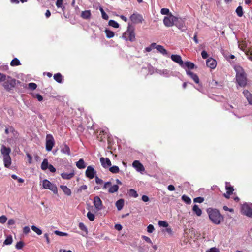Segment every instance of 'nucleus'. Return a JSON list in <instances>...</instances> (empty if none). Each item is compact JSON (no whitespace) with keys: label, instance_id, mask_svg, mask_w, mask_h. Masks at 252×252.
<instances>
[{"label":"nucleus","instance_id":"obj_1","mask_svg":"<svg viewBox=\"0 0 252 252\" xmlns=\"http://www.w3.org/2000/svg\"><path fill=\"white\" fill-rule=\"evenodd\" d=\"M207 212L209 219L213 223L219 224L223 220V217L216 209L208 208Z\"/></svg>","mask_w":252,"mask_h":252},{"label":"nucleus","instance_id":"obj_2","mask_svg":"<svg viewBox=\"0 0 252 252\" xmlns=\"http://www.w3.org/2000/svg\"><path fill=\"white\" fill-rule=\"evenodd\" d=\"M236 72V79L238 84L241 87H244L247 84L246 74L243 68L239 65L234 67Z\"/></svg>","mask_w":252,"mask_h":252},{"label":"nucleus","instance_id":"obj_3","mask_svg":"<svg viewBox=\"0 0 252 252\" xmlns=\"http://www.w3.org/2000/svg\"><path fill=\"white\" fill-rule=\"evenodd\" d=\"M19 83V81L7 75L6 79L2 83L1 85L6 91L11 92Z\"/></svg>","mask_w":252,"mask_h":252},{"label":"nucleus","instance_id":"obj_4","mask_svg":"<svg viewBox=\"0 0 252 252\" xmlns=\"http://www.w3.org/2000/svg\"><path fill=\"white\" fill-rule=\"evenodd\" d=\"M134 29L131 25L128 24L127 30L123 34V37L126 40H128L131 42L135 41V35L134 32Z\"/></svg>","mask_w":252,"mask_h":252},{"label":"nucleus","instance_id":"obj_5","mask_svg":"<svg viewBox=\"0 0 252 252\" xmlns=\"http://www.w3.org/2000/svg\"><path fill=\"white\" fill-rule=\"evenodd\" d=\"M43 187L45 189H50L52 190L54 193H58V189L57 186L51 183L49 180L45 179L43 181Z\"/></svg>","mask_w":252,"mask_h":252},{"label":"nucleus","instance_id":"obj_6","mask_svg":"<svg viewBox=\"0 0 252 252\" xmlns=\"http://www.w3.org/2000/svg\"><path fill=\"white\" fill-rule=\"evenodd\" d=\"M177 20V18L170 14L168 16L164 17L163 23L166 27H172L175 24Z\"/></svg>","mask_w":252,"mask_h":252},{"label":"nucleus","instance_id":"obj_7","mask_svg":"<svg viewBox=\"0 0 252 252\" xmlns=\"http://www.w3.org/2000/svg\"><path fill=\"white\" fill-rule=\"evenodd\" d=\"M55 145V140L51 134H47L46 138V150L47 151L52 150Z\"/></svg>","mask_w":252,"mask_h":252},{"label":"nucleus","instance_id":"obj_8","mask_svg":"<svg viewBox=\"0 0 252 252\" xmlns=\"http://www.w3.org/2000/svg\"><path fill=\"white\" fill-rule=\"evenodd\" d=\"M96 171L91 166H88L85 172V174L87 177L90 179H92L94 177Z\"/></svg>","mask_w":252,"mask_h":252},{"label":"nucleus","instance_id":"obj_9","mask_svg":"<svg viewBox=\"0 0 252 252\" xmlns=\"http://www.w3.org/2000/svg\"><path fill=\"white\" fill-rule=\"evenodd\" d=\"M242 212L246 216L252 218V209L248 205L244 204L242 206Z\"/></svg>","mask_w":252,"mask_h":252},{"label":"nucleus","instance_id":"obj_10","mask_svg":"<svg viewBox=\"0 0 252 252\" xmlns=\"http://www.w3.org/2000/svg\"><path fill=\"white\" fill-rule=\"evenodd\" d=\"M94 205L97 210H101L103 209L102 201L98 196H95L94 199Z\"/></svg>","mask_w":252,"mask_h":252},{"label":"nucleus","instance_id":"obj_11","mask_svg":"<svg viewBox=\"0 0 252 252\" xmlns=\"http://www.w3.org/2000/svg\"><path fill=\"white\" fill-rule=\"evenodd\" d=\"M171 59L173 61L178 63L180 66L184 67V62L183 61L181 56L179 55H172L171 56Z\"/></svg>","mask_w":252,"mask_h":252},{"label":"nucleus","instance_id":"obj_12","mask_svg":"<svg viewBox=\"0 0 252 252\" xmlns=\"http://www.w3.org/2000/svg\"><path fill=\"white\" fill-rule=\"evenodd\" d=\"M130 19L134 23H141L143 20L142 17L141 15L135 13L131 15Z\"/></svg>","mask_w":252,"mask_h":252},{"label":"nucleus","instance_id":"obj_13","mask_svg":"<svg viewBox=\"0 0 252 252\" xmlns=\"http://www.w3.org/2000/svg\"><path fill=\"white\" fill-rule=\"evenodd\" d=\"M100 161L101 162V165L104 168H107L111 165V161L108 158H100Z\"/></svg>","mask_w":252,"mask_h":252},{"label":"nucleus","instance_id":"obj_14","mask_svg":"<svg viewBox=\"0 0 252 252\" xmlns=\"http://www.w3.org/2000/svg\"><path fill=\"white\" fill-rule=\"evenodd\" d=\"M240 49L245 52L246 55H247L248 58L252 62V52H251L249 50H247L246 49V45L245 43H243L239 45Z\"/></svg>","mask_w":252,"mask_h":252},{"label":"nucleus","instance_id":"obj_15","mask_svg":"<svg viewBox=\"0 0 252 252\" xmlns=\"http://www.w3.org/2000/svg\"><path fill=\"white\" fill-rule=\"evenodd\" d=\"M132 165L138 172H142L145 170L143 165L138 160L134 161Z\"/></svg>","mask_w":252,"mask_h":252},{"label":"nucleus","instance_id":"obj_16","mask_svg":"<svg viewBox=\"0 0 252 252\" xmlns=\"http://www.w3.org/2000/svg\"><path fill=\"white\" fill-rule=\"evenodd\" d=\"M206 65L208 67L214 69L216 66L217 63L215 60L210 58L206 60Z\"/></svg>","mask_w":252,"mask_h":252},{"label":"nucleus","instance_id":"obj_17","mask_svg":"<svg viewBox=\"0 0 252 252\" xmlns=\"http://www.w3.org/2000/svg\"><path fill=\"white\" fill-rule=\"evenodd\" d=\"M75 175L74 170H72L69 173H62L61 174L62 178L65 180H69L73 177Z\"/></svg>","mask_w":252,"mask_h":252},{"label":"nucleus","instance_id":"obj_18","mask_svg":"<svg viewBox=\"0 0 252 252\" xmlns=\"http://www.w3.org/2000/svg\"><path fill=\"white\" fill-rule=\"evenodd\" d=\"M0 152L3 157L10 156L11 149L9 147H6L4 145H2Z\"/></svg>","mask_w":252,"mask_h":252},{"label":"nucleus","instance_id":"obj_19","mask_svg":"<svg viewBox=\"0 0 252 252\" xmlns=\"http://www.w3.org/2000/svg\"><path fill=\"white\" fill-rule=\"evenodd\" d=\"M4 166L6 168H10L11 164V158L10 156L3 157Z\"/></svg>","mask_w":252,"mask_h":252},{"label":"nucleus","instance_id":"obj_20","mask_svg":"<svg viewBox=\"0 0 252 252\" xmlns=\"http://www.w3.org/2000/svg\"><path fill=\"white\" fill-rule=\"evenodd\" d=\"M174 25L182 31H185L187 29L184 22L182 21H178V19Z\"/></svg>","mask_w":252,"mask_h":252},{"label":"nucleus","instance_id":"obj_21","mask_svg":"<svg viewBox=\"0 0 252 252\" xmlns=\"http://www.w3.org/2000/svg\"><path fill=\"white\" fill-rule=\"evenodd\" d=\"M186 72L187 75L189 76L196 83H199V79L198 76L196 74L189 70H187Z\"/></svg>","mask_w":252,"mask_h":252},{"label":"nucleus","instance_id":"obj_22","mask_svg":"<svg viewBox=\"0 0 252 252\" xmlns=\"http://www.w3.org/2000/svg\"><path fill=\"white\" fill-rule=\"evenodd\" d=\"M243 94L245 97L246 98L247 100L249 102V103L251 105H252V94L247 90H245L243 91Z\"/></svg>","mask_w":252,"mask_h":252},{"label":"nucleus","instance_id":"obj_23","mask_svg":"<svg viewBox=\"0 0 252 252\" xmlns=\"http://www.w3.org/2000/svg\"><path fill=\"white\" fill-rule=\"evenodd\" d=\"M157 50L163 55L167 56H169L168 51L162 45H158L157 48Z\"/></svg>","mask_w":252,"mask_h":252},{"label":"nucleus","instance_id":"obj_24","mask_svg":"<svg viewBox=\"0 0 252 252\" xmlns=\"http://www.w3.org/2000/svg\"><path fill=\"white\" fill-rule=\"evenodd\" d=\"M61 189L63 191L64 193L67 196H70L71 194V191L66 186L61 185Z\"/></svg>","mask_w":252,"mask_h":252},{"label":"nucleus","instance_id":"obj_25","mask_svg":"<svg viewBox=\"0 0 252 252\" xmlns=\"http://www.w3.org/2000/svg\"><path fill=\"white\" fill-rule=\"evenodd\" d=\"M61 151L63 154H67L68 155H70V148L66 144H63L62 146Z\"/></svg>","mask_w":252,"mask_h":252},{"label":"nucleus","instance_id":"obj_26","mask_svg":"<svg viewBox=\"0 0 252 252\" xmlns=\"http://www.w3.org/2000/svg\"><path fill=\"white\" fill-rule=\"evenodd\" d=\"M91 16V13L90 10H85L82 11L81 14V16L84 19H89Z\"/></svg>","mask_w":252,"mask_h":252},{"label":"nucleus","instance_id":"obj_27","mask_svg":"<svg viewBox=\"0 0 252 252\" xmlns=\"http://www.w3.org/2000/svg\"><path fill=\"white\" fill-rule=\"evenodd\" d=\"M192 211L197 216H200L202 214V211L197 205L195 204L193 206Z\"/></svg>","mask_w":252,"mask_h":252},{"label":"nucleus","instance_id":"obj_28","mask_svg":"<svg viewBox=\"0 0 252 252\" xmlns=\"http://www.w3.org/2000/svg\"><path fill=\"white\" fill-rule=\"evenodd\" d=\"M124 205V200L123 199H120L116 201V206L117 209L120 211L122 209Z\"/></svg>","mask_w":252,"mask_h":252},{"label":"nucleus","instance_id":"obj_29","mask_svg":"<svg viewBox=\"0 0 252 252\" xmlns=\"http://www.w3.org/2000/svg\"><path fill=\"white\" fill-rule=\"evenodd\" d=\"M76 166L79 169H84L86 167L85 162L83 159H80L76 163Z\"/></svg>","mask_w":252,"mask_h":252},{"label":"nucleus","instance_id":"obj_30","mask_svg":"<svg viewBox=\"0 0 252 252\" xmlns=\"http://www.w3.org/2000/svg\"><path fill=\"white\" fill-rule=\"evenodd\" d=\"M54 79L58 83H61L62 82L63 77L61 73H58L54 75Z\"/></svg>","mask_w":252,"mask_h":252},{"label":"nucleus","instance_id":"obj_31","mask_svg":"<svg viewBox=\"0 0 252 252\" xmlns=\"http://www.w3.org/2000/svg\"><path fill=\"white\" fill-rule=\"evenodd\" d=\"M186 67L188 69H192L194 68L195 65L194 64L190 62L187 61L185 63H184V67Z\"/></svg>","mask_w":252,"mask_h":252},{"label":"nucleus","instance_id":"obj_32","mask_svg":"<svg viewBox=\"0 0 252 252\" xmlns=\"http://www.w3.org/2000/svg\"><path fill=\"white\" fill-rule=\"evenodd\" d=\"M49 165L48 163V160L45 158L43 160V161L41 163V168L43 170H45L48 168Z\"/></svg>","mask_w":252,"mask_h":252},{"label":"nucleus","instance_id":"obj_33","mask_svg":"<svg viewBox=\"0 0 252 252\" xmlns=\"http://www.w3.org/2000/svg\"><path fill=\"white\" fill-rule=\"evenodd\" d=\"M119 189V186L117 185H114L111 186L108 190V192L110 193H113L117 192Z\"/></svg>","mask_w":252,"mask_h":252},{"label":"nucleus","instance_id":"obj_34","mask_svg":"<svg viewBox=\"0 0 252 252\" xmlns=\"http://www.w3.org/2000/svg\"><path fill=\"white\" fill-rule=\"evenodd\" d=\"M13 239L11 235L8 236L3 242V245H9L12 243Z\"/></svg>","mask_w":252,"mask_h":252},{"label":"nucleus","instance_id":"obj_35","mask_svg":"<svg viewBox=\"0 0 252 252\" xmlns=\"http://www.w3.org/2000/svg\"><path fill=\"white\" fill-rule=\"evenodd\" d=\"M21 64L20 61L16 58L13 59L10 63V65L12 66H18Z\"/></svg>","mask_w":252,"mask_h":252},{"label":"nucleus","instance_id":"obj_36","mask_svg":"<svg viewBox=\"0 0 252 252\" xmlns=\"http://www.w3.org/2000/svg\"><path fill=\"white\" fill-rule=\"evenodd\" d=\"M31 228L34 232H35L38 235H40L42 233V230L35 225H32Z\"/></svg>","mask_w":252,"mask_h":252},{"label":"nucleus","instance_id":"obj_37","mask_svg":"<svg viewBox=\"0 0 252 252\" xmlns=\"http://www.w3.org/2000/svg\"><path fill=\"white\" fill-rule=\"evenodd\" d=\"M128 195L131 197H133L134 198H136L138 197V195L137 192L133 189H130L128 191Z\"/></svg>","mask_w":252,"mask_h":252},{"label":"nucleus","instance_id":"obj_38","mask_svg":"<svg viewBox=\"0 0 252 252\" xmlns=\"http://www.w3.org/2000/svg\"><path fill=\"white\" fill-rule=\"evenodd\" d=\"M236 12L239 17H242L243 15V10L242 6H239L236 10Z\"/></svg>","mask_w":252,"mask_h":252},{"label":"nucleus","instance_id":"obj_39","mask_svg":"<svg viewBox=\"0 0 252 252\" xmlns=\"http://www.w3.org/2000/svg\"><path fill=\"white\" fill-rule=\"evenodd\" d=\"M105 32L106 35V37L108 38H111L114 36V32L110 30L106 29L105 30Z\"/></svg>","mask_w":252,"mask_h":252},{"label":"nucleus","instance_id":"obj_40","mask_svg":"<svg viewBox=\"0 0 252 252\" xmlns=\"http://www.w3.org/2000/svg\"><path fill=\"white\" fill-rule=\"evenodd\" d=\"M109 171L112 173H118L120 170L119 168L117 166H113L112 167H110Z\"/></svg>","mask_w":252,"mask_h":252},{"label":"nucleus","instance_id":"obj_41","mask_svg":"<svg viewBox=\"0 0 252 252\" xmlns=\"http://www.w3.org/2000/svg\"><path fill=\"white\" fill-rule=\"evenodd\" d=\"M109 25L115 28H118L119 27V24L113 20H110L109 21Z\"/></svg>","mask_w":252,"mask_h":252},{"label":"nucleus","instance_id":"obj_42","mask_svg":"<svg viewBox=\"0 0 252 252\" xmlns=\"http://www.w3.org/2000/svg\"><path fill=\"white\" fill-rule=\"evenodd\" d=\"M182 199L188 204H190L191 202V199L186 195H183L182 196Z\"/></svg>","mask_w":252,"mask_h":252},{"label":"nucleus","instance_id":"obj_43","mask_svg":"<svg viewBox=\"0 0 252 252\" xmlns=\"http://www.w3.org/2000/svg\"><path fill=\"white\" fill-rule=\"evenodd\" d=\"M11 133L13 135L12 139H17L18 138L19 134L17 131L15 130L14 128H11Z\"/></svg>","mask_w":252,"mask_h":252},{"label":"nucleus","instance_id":"obj_44","mask_svg":"<svg viewBox=\"0 0 252 252\" xmlns=\"http://www.w3.org/2000/svg\"><path fill=\"white\" fill-rule=\"evenodd\" d=\"M79 228L82 231L85 232L86 233H88V229L87 227L84 225V224L82 222H80L79 223Z\"/></svg>","mask_w":252,"mask_h":252},{"label":"nucleus","instance_id":"obj_45","mask_svg":"<svg viewBox=\"0 0 252 252\" xmlns=\"http://www.w3.org/2000/svg\"><path fill=\"white\" fill-rule=\"evenodd\" d=\"M63 0H57L56 3V5L58 8H62L63 11H64L65 8L64 7H63Z\"/></svg>","mask_w":252,"mask_h":252},{"label":"nucleus","instance_id":"obj_46","mask_svg":"<svg viewBox=\"0 0 252 252\" xmlns=\"http://www.w3.org/2000/svg\"><path fill=\"white\" fill-rule=\"evenodd\" d=\"M87 217L88 218V219L92 221L94 220L95 219L94 215L90 211L87 213Z\"/></svg>","mask_w":252,"mask_h":252},{"label":"nucleus","instance_id":"obj_47","mask_svg":"<svg viewBox=\"0 0 252 252\" xmlns=\"http://www.w3.org/2000/svg\"><path fill=\"white\" fill-rule=\"evenodd\" d=\"M54 233L57 235L60 236H68V234L67 233L61 232L58 230H56L54 231Z\"/></svg>","mask_w":252,"mask_h":252},{"label":"nucleus","instance_id":"obj_48","mask_svg":"<svg viewBox=\"0 0 252 252\" xmlns=\"http://www.w3.org/2000/svg\"><path fill=\"white\" fill-rule=\"evenodd\" d=\"M158 225L160 227H167L168 226V223L164 221L159 220L158 221Z\"/></svg>","mask_w":252,"mask_h":252},{"label":"nucleus","instance_id":"obj_49","mask_svg":"<svg viewBox=\"0 0 252 252\" xmlns=\"http://www.w3.org/2000/svg\"><path fill=\"white\" fill-rule=\"evenodd\" d=\"M161 14L162 15H169L170 13L169 10L168 8H163L161 9Z\"/></svg>","mask_w":252,"mask_h":252},{"label":"nucleus","instance_id":"obj_50","mask_svg":"<svg viewBox=\"0 0 252 252\" xmlns=\"http://www.w3.org/2000/svg\"><path fill=\"white\" fill-rule=\"evenodd\" d=\"M226 189L227 190V194L228 195H230L231 193H232V192L234 190L232 186H228L227 185L226 186Z\"/></svg>","mask_w":252,"mask_h":252},{"label":"nucleus","instance_id":"obj_51","mask_svg":"<svg viewBox=\"0 0 252 252\" xmlns=\"http://www.w3.org/2000/svg\"><path fill=\"white\" fill-rule=\"evenodd\" d=\"M28 87L32 90H34L37 88V85L34 83H30L28 84Z\"/></svg>","mask_w":252,"mask_h":252},{"label":"nucleus","instance_id":"obj_52","mask_svg":"<svg viewBox=\"0 0 252 252\" xmlns=\"http://www.w3.org/2000/svg\"><path fill=\"white\" fill-rule=\"evenodd\" d=\"M204 201V199L203 197H198L195 198L193 199L194 202L199 203H202Z\"/></svg>","mask_w":252,"mask_h":252},{"label":"nucleus","instance_id":"obj_53","mask_svg":"<svg viewBox=\"0 0 252 252\" xmlns=\"http://www.w3.org/2000/svg\"><path fill=\"white\" fill-rule=\"evenodd\" d=\"M24 243L22 241H19L17 243L15 247L17 249L19 250L23 248Z\"/></svg>","mask_w":252,"mask_h":252},{"label":"nucleus","instance_id":"obj_54","mask_svg":"<svg viewBox=\"0 0 252 252\" xmlns=\"http://www.w3.org/2000/svg\"><path fill=\"white\" fill-rule=\"evenodd\" d=\"M7 75L0 72V83H2L6 79Z\"/></svg>","mask_w":252,"mask_h":252},{"label":"nucleus","instance_id":"obj_55","mask_svg":"<svg viewBox=\"0 0 252 252\" xmlns=\"http://www.w3.org/2000/svg\"><path fill=\"white\" fill-rule=\"evenodd\" d=\"M7 220V217L4 215H2L0 217V223L3 224Z\"/></svg>","mask_w":252,"mask_h":252},{"label":"nucleus","instance_id":"obj_56","mask_svg":"<svg viewBox=\"0 0 252 252\" xmlns=\"http://www.w3.org/2000/svg\"><path fill=\"white\" fill-rule=\"evenodd\" d=\"M154 230V227L153 225L150 224L147 227V231L149 233H152Z\"/></svg>","mask_w":252,"mask_h":252},{"label":"nucleus","instance_id":"obj_57","mask_svg":"<svg viewBox=\"0 0 252 252\" xmlns=\"http://www.w3.org/2000/svg\"><path fill=\"white\" fill-rule=\"evenodd\" d=\"M206 252H220L218 249L213 247L206 251Z\"/></svg>","mask_w":252,"mask_h":252},{"label":"nucleus","instance_id":"obj_58","mask_svg":"<svg viewBox=\"0 0 252 252\" xmlns=\"http://www.w3.org/2000/svg\"><path fill=\"white\" fill-rule=\"evenodd\" d=\"M142 237L147 243L152 244V242L149 237L146 236H142Z\"/></svg>","mask_w":252,"mask_h":252},{"label":"nucleus","instance_id":"obj_59","mask_svg":"<svg viewBox=\"0 0 252 252\" xmlns=\"http://www.w3.org/2000/svg\"><path fill=\"white\" fill-rule=\"evenodd\" d=\"M30 232V228L29 226H25L23 228V233L25 234L29 233Z\"/></svg>","mask_w":252,"mask_h":252},{"label":"nucleus","instance_id":"obj_60","mask_svg":"<svg viewBox=\"0 0 252 252\" xmlns=\"http://www.w3.org/2000/svg\"><path fill=\"white\" fill-rule=\"evenodd\" d=\"M48 168L49 169L50 171L52 173H54L56 171V168L51 164L49 165Z\"/></svg>","mask_w":252,"mask_h":252},{"label":"nucleus","instance_id":"obj_61","mask_svg":"<svg viewBox=\"0 0 252 252\" xmlns=\"http://www.w3.org/2000/svg\"><path fill=\"white\" fill-rule=\"evenodd\" d=\"M201 56L203 59H207L208 58V54L206 51H202L201 52Z\"/></svg>","mask_w":252,"mask_h":252},{"label":"nucleus","instance_id":"obj_62","mask_svg":"<svg viewBox=\"0 0 252 252\" xmlns=\"http://www.w3.org/2000/svg\"><path fill=\"white\" fill-rule=\"evenodd\" d=\"M34 97L36 98L39 101H41L43 100V97L39 94H36Z\"/></svg>","mask_w":252,"mask_h":252},{"label":"nucleus","instance_id":"obj_63","mask_svg":"<svg viewBox=\"0 0 252 252\" xmlns=\"http://www.w3.org/2000/svg\"><path fill=\"white\" fill-rule=\"evenodd\" d=\"M95 182L97 184H101L103 183V180L97 176H95Z\"/></svg>","mask_w":252,"mask_h":252},{"label":"nucleus","instance_id":"obj_64","mask_svg":"<svg viewBox=\"0 0 252 252\" xmlns=\"http://www.w3.org/2000/svg\"><path fill=\"white\" fill-rule=\"evenodd\" d=\"M111 182H110V181H108V182H107L106 183H105L103 187V189H107L109 186H110V185H111Z\"/></svg>","mask_w":252,"mask_h":252}]
</instances>
